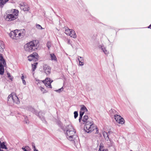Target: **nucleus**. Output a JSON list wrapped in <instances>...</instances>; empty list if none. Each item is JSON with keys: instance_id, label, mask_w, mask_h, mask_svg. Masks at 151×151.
<instances>
[{"instance_id": "obj_1", "label": "nucleus", "mask_w": 151, "mask_h": 151, "mask_svg": "<svg viewBox=\"0 0 151 151\" xmlns=\"http://www.w3.org/2000/svg\"><path fill=\"white\" fill-rule=\"evenodd\" d=\"M82 119L81 120V124H85L84 129L88 133L93 131L95 128L94 125L93 124V122L91 118H89L87 115H84Z\"/></svg>"}, {"instance_id": "obj_2", "label": "nucleus", "mask_w": 151, "mask_h": 151, "mask_svg": "<svg viewBox=\"0 0 151 151\" xmlns=\"http://www.w3.org/2000/svg\"><path fill=\"white\" fill-rule=\"evenodd\" d=\"M60 127L64 132L67 138L70 141L73 140V136L75 133L76 131L71 124H69L64 127L63 126Z\"/></svg>"}, {"instance_id": "obj_3", "label": "nucleus", "mask_w": 151, "mask_h": 151, "mask_svg": "<svg viewBox=\"0 0 151 151\" xmlns=\"http://www.w3.org/2000/svg\"><path fill=\"white\" fill-rule=\"evenodd\" d=\"M39 46L38 41L33 40L26 44L24 46L25 51L27 52H32L37 50Z\"/></svg>"}, {"instance_id": "obj_4", "label": "nucleus", "mask_w": 151, "mask_h": 151, "mask_svg": "<svg viewBox=\"0 0 151 151\" xmlns=\"http://www.w3.org/2000/svg\"><path fill=\"white\" fill-rule=\"evenodd\" d=\"M7 103L9 106H12L14 103L19 104L20 101L16 94L14 93H12L8 96Z\"/></svg>"}, {"instance_id": "obj_5", "label": "nucleus", "mask_w": 151, "mask_h": 151, "mask_svg": "<svg viewBox=\"0 0 151 151\" xmlns=\"http://www.w3.org/2000/svg\"><path fill=\"white\" fill-rule=\"evenodd\" d=\"M25 32L24 29L20 30L16 29L14 31H11L9 35L11 38L17 40L23 37L25 35Z\"/></svg>"}, {"instance_id": "obj_6", "label": "nucleus", "mask_w": 151, "mask_h": 151, "mask_svg": "<svg viewBox=\"0 0 151 151\" xmlns=\"http://www.w3.org/2000/svg\"><path fill=\"white\" fill-rule=\"evenodd\" d=\"M18 12V10L15 9L9 11L6 16V20L10 21L15 19L17 18Z\"/></svg>"}, {"instance_id": "obj_7", "label": "nucleus", "mask_w": 151, "mask_h": 151, "mask_svg": "<svg viewBox=\"0 0 151 151\" xmlns=\"http://www.w3.org/2000/svg\"><path fill=\"white\" fill-rule=\"evenodd\" d=\"M27 110H28L34 114L38 116L41 120L44 122H46L45 120V118L44 116V113L42 111H40L39 113L37 114V112L35 111V109L31 106H28L27 109Z\"/></svg>"}, {"instance_id": "obj_8", "label": "nucleus", "mask_w": 151, "mask_h": 151, "mask_svg": "<svg viewBox=\"0 0 151 151\" xmlns=\"http://www.w3.org/2000/svg\"><path fill=\"white\" fill-rule=\"evenodd\" d=\"M28 60L29 61L32 60L34 62H36L38 60L39 56L37 53L36 52H34L28 56Z\"/></svg>"}, {"instance_id": "obj_9", "label": "nucleus", "mask_w": 151, "mask_h": 151, "mask_svg": "<svg viewBox=\"0 0 151 151\" xmlns=\"http://www.w3.org/2000/svg\"><path fill=\"white\" fill-rule=\"evenodd\" d=\"M52 81H51L50 78H47L45 79V80L43 81V82L45 83V85L48 88H51V83Z\"/></svg>"}, {"instance_id": "obj_10", "label": "nucleus", "mask_w": 151, "mask_h": 151, "mask_svg": "<svg viewBox=\"0 0 151 151\" xmlns=\"http://www.w3.org/2000/svg\"><path fill=\"white\" fill-rule=\"evenodd\" d=\"M51 69L49 66L45 65L44 66V70L45 72L47 74H49L50 71Z\"/></svg>"}, {"instance_id": "obj_11", "label": "nucleus", "mask_w": 151, "mask_h": 151, "mask_svg": "<svg viewBox=\"0 0 151 151\" xmlns=\"http://www.w3.org/2000/svg\"><path fill=\"white\" fill-rule=\"evenodd\" d=\"M5 48V45L4 42L0 40V52H3Z\"/></svg>"}, {"instance_id": "obj_12", "label": "nucleus", "mask_w": 151, "mask_h": 151, "mask_svg": "<svg viewBox=\"0 0 151 151\" xmlns=\"http://www.w3.org/2000/svg\"><path fill=\"white\" fill-rule=\"evenodd\" d=\"M4 65L0 62V74L3 75L4 72Z\"/></svg>"}, {"instance_id": "obj_13", "label": "nucleus", "mask_w": 151, "mask_h": 151, "mask_svg": "<svg viewBox=\"0 0 151 151\" xmlns=\"http://www.w3.org/2000/svg\"><path fill=\"white\" fill-rule=\"evenodd\" d=\"M9 0H0V8H2Z\"/></svg>"}, {"instance_id": "obj_14", "label": "nucleus", "mask_w": 151, "mask_h": 151, "mask_svg": "<svg viewBox=\"0 0 151 151\" xmlns=\"http://www.w3.org/2000/svg\"><path fill=\"white\" fill-rule=\"evenodd\" d=\"M69 36L74 38H76L77 37V35L75 31L73 29H71Z\"/></svg>"}, {"instance_id": "obj_15", "label": "nucleus", "mask_w": 151, "mask_h": 151, "mask_svg": "<svg viewBox=\"0 0 151 151\" xmlns=\"http://www.w3.org/2000/svg\"><path fill=\"white\" fill-rule=\"evenodd\" d=\"M99 47L101 48L103 52L106 55L108 54V52L106 50V48L103 45H100L99 46Z\"/></svg>"}, {"instance_id": "obj_16", "label": "nucleus", "mask_w": 151, "mask_h": 151, "mask_svg": "<svg viewBox=\"0 0 151 151\" xmlns=\"http://www.w3.org/2000/svg\"><path fill=\"white\" fill-rule=\"evenodd\" d=\"M0 61L1 62V63L3 64L4 67L6 66V65L5 61L3 58V57L2 56V55L1 54H0Z\"/></svg>"}, {"instance_id": "obj_17", "label": "nucleus", "mask_w": 151, "mask_h": 151, "mask_svg": "<svg viewBox=\"0 0 151 151\" xmlns=\"http://www.w3.org/2000/svg\"><path fill=\"white\" fill-rule=\"evenodd\" d=\"M50 57L52 60H54L55 61H57V58L53 53H51L50 54Z\"/></svg>"}, {"instance_id": "obj_18", "label": "nucleus", "mask_w": 151, "mask_h": 151, "mask_svg": "<svg viewBox=\"0 0 151 151\" xmlns=\"http://www.w3.org/2000/svg\"><path fill=\"white\" fill-rule=\"evenodd\" d=\"M103 134V135L105 139L108 141L109 139V134H108V133L104 131Z\"/></svg>"}, {"instance_id": "obj_19", "label": "nucleus", "mask_w": 151, "mask_h": 151, "mask_svg": "<svg viewBox=\"0 0 151 151\" xmlns=\"http://www.w3.org/2000/svg\"><path fill=\"white\" fill-rule=\"evenodd\" d=\"M38 64V63L37 62L33 64L32 63V70L33 71H34L37 68V65Z\"/></svg>"}, {"instance_id": "obj_20", "label": "nucleus", "mask_w": 151, "mask_h": 151, "mask_svg": "<svg viewBox=\"0 0 151 151\" xmlns=\"http://www.w3.org/2000/svg\"><path fill=\"white\" fill-rule=\"evenodd\" d=\"M110 112L111 114V116H114L116 114H118L117 112L114 109H111L110 111Z\"/></svg>"}, {"instance_id": "obj_21", "label": "nucleus", "mask_w": 151, "mask_h": 151, "mask_svg": "<svg viewBox=\"0 0 151 151\" xmlns=\"http://www.w3.org/2000/svg\"><path fill=\"white\" fill-rule=\"evenodd\" d=\"M80 106L81 107L80 110L81 111H84V112L88 111L87 109L84 105H81Z\"/></svg>"}, {"instance_id": "obj_22", "label": "nucleus", "mask_w": 151, "mask_h": 151, "mask_svg": "<svg viewBox=\"0 0 151 151\" xmlns=\"http://www.w3.org/2000/svg\"><path fill=\"white\" fill-rule=\"evenodd\" d=\"M84 112V111H80V114H79V122H81V120L82 118V116L83 115Z\"/></svg>"}, {"instance_id": "obj_23", "label": "nucleus", "mask_w": 151, "mask_h": 151, "mask_svg": "<svg viewBox=\"0 0 151 151\" xmlns=\"http://www.w3.org/2000/svg\"><path fill=\"white\" fill-rule=\"evenodd\" d=\"M0 147L1 148L4 149H7V147L5 145V143L4 142H3L2 143L0 144Z\"/></svg>"}, {"instance_id": "obj_24", "label": "nucleus", "mask_w": 151, "mask_h": 151, "mask_svg": "<svg viewBox=\"0 0 151 151\" xmlns=\"http://www.w3.org/2000/svg\"><path fill=\"white\" fill-rule=\"evenodd\" d=\"M22 149L24 151H30V148L28 146L23 147Z\"/></svg>"}, {"instance_id": "obj_25", "label": "nucleus", "mask_w": 151, "mask_h": 151, "mask_svg": "<svg viewBox=\"0 0 151 151\" xmlns=\"http://www.w3.org/2000/svg\"><path fill=\"white\" fill-rule=\"evenodd\" d=\"M116 122L119 124H123L124 123V120L122 117H121V118L119 119Z\"/></svg>"}, {"instance_id": "obj_26", "label": "nucleus", "mask_w": 151, "mask_h": 151, "mask_svg": "<svg viewBox=\"0 0 151 151\" xmlns=\"http://www.w3.org/2000/svg\"><path fill=\"white\" fill-rule=\"evenodd\" d=\"M21 9H22L24 11H27L29 10V8L25 6H23L22 5L21 6Z\"/></svg>"}, {"instance_id": "obj_27", "label": "nucleus", "mask_w": 151, "mask_h": 151, "mask_svg": "<svg viewBox=\"0 0 151 151\" xmlns=\"http://www.w3.org/2000/svg\"><path fill=\"white\" fill-rule=\"evenodd\" d=\"M71 29H70L68 28L67 29H66L65 33L67 35H70V33L71 32Z\"/></svg>"}, {"instance_id": "obj_28", "label": "nucleus", "mask_w": 151, "mask_h": 151, "mask_svg": "<svg viewBox=\"0 0 151 151\" xmlns=\"http://www.w3.org/2000/svg\"><path fill=\"white\" fill-rule=\"evenodd\" d=\"M114 117L115 119L116 122L119 121L118 120L119 119L121 118V117L119 115H118L117 114H116L114 116Z\"/></svg>"}, {"instance_id": "obj_29", "label": "nucleus", "mask_w": 151, "mask_h": 151, "mask_svg": "<svg viewBox=\"0 0 151 151\" xmlns=\"http://www.w3.org/2000/svg\"><path fill=\"white\" fill-rule=\"evenodd\" d=\"M104 146L102 143H101L99 146V151H104Z\"/></svg>"}, {"instance_id": "obj_30", "label": "nucleus", "mask_w": 151, "mask_h": 151, "mask_svg": "<svg viewBox=\"0 0 151 151\" xmlns=\"http://www.w3.org/2000/svg\"><path fill=\"white\" fill-rule=\"evenodd\" d=\"M24 122L26 124H28L29 123V120H28L27 117L25 116H24Z\"/></svg>"}, {"instance_id": "obj_31", "label": "nucleus", "mask_w": 151, "mask_h": 151, "mask_svg": "<svg viewBox=\"0 0 151 151\" xmlns=\"http://www.w3.org/2000/svg\"><path fill=\"white\" fill-rule=\"evenodd\" d=\"M77 59L78 60V61H84V59L83 57L80 56H78L77 57Z\"/></svg>"}, {"instance_id": "obj_32", "label": "nucleus", "mask_w": 151, "mask_h": 151, "mask_svg": "<svg viewBox=\"0 0 151 151\" xmlns=\"http://www.w3.org/2000/svg\"><path fill=\"white\" fill-rule=\"evenodd\" d=\"M47 46L49 50L51 46V43L50 42L48 41L47 43Z\"/></svg>"}, {"instance_id": "obj_33", "label": "nucleus", "mask_w": 151, "mask_h": 151, "mask_svg": "<svg viewBox=\"0 0 151 151\" xmlns=\"http://www.w3.org/2000/svg\"><path fill=\"white\" fill-rule=\"evenodd\" d=\"M63 90V87H62L61 88L58 89V90H55V91L57 92H58V93H60Z\"/></svg>"}, {"instance_id": "obj_34", "label": "nucleus", "mask_w": 151, "mask_h": 151, "mask_svg": "<svg viewBox=\"0 0 151 151\" xmlns=\"http://www.w3.org/2000/svg\"><path fill=\"white\" fill-rule=\"evenodd\" d=\"M36 27L37 28L39 29H43L44 28H42L41 26L38 24H37L36 25Z\"/></svg>"}, {"instance_id": "obj_35", "label": "nucleus", "mask_w": 151, "mask_h": 151, "mask_svg": "<svg viewBox=\"0 0 151 151\" xmlns=\"http://www.w3.org/2000/svg\"><path fill=\"white\" fill-rule=\"evenodd\" d=\"M7 75L8 76V77L9 78V79L11 81H12L13 78L11 76L10 73H7Z\"/></svg>"}, {"instance_id": "obj_36", "label": "nucleus", "mask_w": 151, "mask_h": 151, "mask_svg": "<svg viewBox=\"0 0 151 151\" xmlns=\"http://www.w3.org/2000/svg\"><path fill=\"white\" fill-rule=\"evenodd\" d=\"M74 117L75 119H76L78 116V114L77 111H75L74 112Z\"/></svg>"}, {"instance_id": "obj_37", "label": "nucleus", "mask_w": 151, "mask_h": 151, "mask_svg": "<svg viewBox=\"0 0 151 151\" xmlns=\"http://www.w3.org/2000/svg\"><path fill=\"white\" fill-rule=\"evenodd\" d=\"M21 79H22V82H23V83L24 84V85H26V82L24 80V76H22V77H21Z\"/></svg>"}, {"instance_id": "obj_38", "label": "nucleus", "mask_w": 151, "mask_h": 151, "mask_svg": "<svg viewBox=\"0 0 151 151\" xmlns=\"http://www.w3.org/2000/svg\"><path fill=\"white\" fill-rule=\"evenodd\" d=\"M79 65L81 66H83L84 65V63L83 61H79Z\"/></svg>"}, {"instance_id": "obj_39", "label": "nucleus", "mask_w": 151, "mask_h": 151, "mask_svg": "<svg viewBox=\"0 0 151 151\" xmlns=\"http://www.w3.org/2000/svg\"><path fill=\"white\" fill-rule=\"evenodd\" d=\"M40 88L41 90V91L43 92V93H44L45 92V90H44V88L41 87H40Z\"/></svg>"}, {"instance_id": "obj_40", "label": "nucleus", "mask_w": 151, "mask_h": 151, "mask_svg": "<svg viewBox=\"0 0 151 151\" xmlns=\"http://www.w3.org/2000/svg\"><path fill=\"white\" fill-rule=\"evenodd\" d=\"M32 148H33V149L34 148H36L35 146V144L34 143L32 142Z\"/></svg>"}, {"instance_id": "obj_41", "label": "nucleus", "mask_w": 151, "mask_h": 151, "mask_svg": "<svg viewBox=\"0 0 151 151\" xmlns=\"http://www.w3.org/2000/svg\"><path fill=\"white\" fill-rule=\"evenodd\" d=\"M67 43L68 44H70L71 43L70 42V40L69 39L67 40Z\"/></svg>"}, {"instance_id": "obj_42", "label": "nucleus", "mask_w": 151, "mask_h": 151, "mask_svg": "<svg viewBox=\"0 0 151 151\" xmlns=\"http://www.w3.org/2000/svg\"><path fill=\"white\" fill-rule=\"evenodd\" d=\"M95 127V128L94 129H96V133L98 134V132H99L98 130V129H97V128H96L95 127Z\"/></svg>"}, {"instance_id": "obj_43", "label": "nucleus", "mask_w": 151, "mask_h": 151, "mask_svg": "<svg viewBox=\"0 0 151 151\" xmlns=\"http://www.w3.org/2000/svg\"><path fill=\"white\" fill-rule=\"evenodd\" d=\"M34 151H39L37 149H36V148H34L33 149Z\"/></svg>"}, {"instance_id": "obj_44", "label": "nucleus", "mask_w": 151, "mask_h": 151, "mask_svg": "<svg viewBox=\"0 0 151 151\" xmlns=\"http://www.w3.org/2000/svg\"><path fill=\"white\" fill-rule=\"evenodd\" d=\"M148 28H151V24L148 27Z\"/></svg>"}, {"instance_id": "obj_45", "label": "nucleus", "mask_w": 151, "mask_h": 151, "mask_svg": "<svg viewBox=\"0 0 151 151\" xmlns=\"http://www.w3.org/2000/svg\"><path fill=\"white\" fill-rule=\"evenodd\" d=\"M111 132L109 131H108V132L107 133H108V134H110Z\"/></svg>"}, {"instance_id": "obj_46", "label": "nucleus", "mask_w": 151, "mask_h": 151, "mask_svg": "<svg viewBox=\"0 0 151 151\" xmlns=\"http://www.w3.org/2000/svg\"><path fill=\"white\" fill-rule=\"evenodd\" d=\"M104 151H108V150L107 149H105Z\"/></svg>"}, {"instance_id": "obj_47", "label": "nucleus", "mask_w": 151, "mask_h": 151, "mask_svg": "<svg viewBox=\"0 0 151 151\" xmlns=\"http://www.w3.org/2000/svg\"><path fill=\"white\" fill-rule=\"evenodd\" d=\"M0 151H4V150H1V149H0Z\"/></svg>"}]
</instances>
